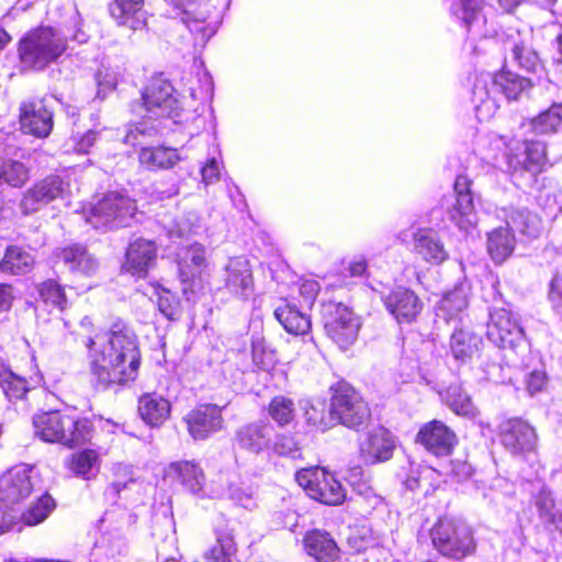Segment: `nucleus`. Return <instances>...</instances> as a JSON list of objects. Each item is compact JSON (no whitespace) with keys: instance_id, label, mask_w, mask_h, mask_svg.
Instances as JSON below:
<instances>
[{"instance_id":"nucleus-1","label":"nucleus","mask_w":562,"mask_h":562,"mask_svg":"<svg viewBox=\"0 0 562 562\" xmlns=\"http://www.w3.org/2000/svg\"><path fill=\"white\" fill-rule=\"evenodd\" d=\"M91 370L104 386L124 384L136 379L140 352L134 331L116 322L104 334H95L86 341Z\"/></svg>"},{"instance_id":"nucleus-2","label":"nucleus","mask_w":562,"mask_h":562,"mask_svg":"<svg viewBox=\"0 0 562 562\" xmlns=\"http://www.w3.org/2000/svg\"><path fill=\"white\" fill-rule=\"evenodd\" d=\"M68 47L67 37L50 26H40L26 33L19 43L24 67L43 70L60 58Z\"/></svg>"},{"instance_id":"nucleus-3","label":"nucleus","mask_w":562,"mask_h":562,"mask_svg":"<svg viewBox=\"0 0 562 562\" xmlns=\"http://www.w3.org/2000/svg\"><path fill=\"white\" fill-rule=\"evenodd\" d=\"M35 436L45 442H58L67 447L83 445L91 438L88 419H76L59 412H48L33 418Z\"/></svg>"},{"instance_id":"nucleus-4","label":"nucleus","mask_w":562,"mask_h":562,"mask_svg":"<svg viewBox=\"0 0 562 562\" xmlns=\"http://www.w3.org/2000/svg\"><path fill=\"white\" fill-rule=\"evenodd\" d=\"M430 536L438 552L450 559L461 560L473 553L475 549L472 529L457 518H439Z\"/></svg>"},{"instance_id":"nucleus-5","label":"nucleus","mask_w":562,"mask_h":562,"mask_svg":"<svg viewBox=\"0 0 562 562\" xmlns=\"http://www.w3.org/2000/svg\"><path fill=\"white\" fill-rule=\"evenodd\" d=\"M145 117L171 119L175 124L187 123L193 115L184 112L178 105V99L173 95L172 86L162 78H154L145 88L143 95Z\"/></svg>"},{"instance_id":"nucleus-6","label":"nucleus","mask_w":562,"mask_h":562,"mask_svg":"<svg viewBox=\"0 0 562 562\" xmlns=\"http://www.w3.org/2000/svg\"><path fill=\"white\" fill-rule=\"evenodd\" d=\"M136 210L135 201L119 192H110L90 209L87 222L97 229L128 226Z\"/></svg>"},{"instance_id":"nucleus-7","label":"nucleus","mask_w":562,"mask_h":562,"mask_svg":"<svg viewBox=\"0 0 562 562\" xmlns=\"http://www.w3.org/2000/svg\"><path fill=\"white\" fill-rule=\"evenodd\" d=\"M295 479L311 498L323 504L335 506L346 498V490L341 483L325 469H302L296 473Z\"/></svg>"},{"instance_id":"nucleus-8","label":"nucleus","mask_w":562,"mask_h":562,"mask_svg":"<svg viewBox=\"0 0 562 562\" xmlns=\"http://www.w3.org/2000/svg\"><path fill=\"white\" fill-rule=\"evenodd\" d=\"M327 336L341 349H348L358 338L360 318L341 303H328L324 310Z\"/></svg>"},{"instance_id":"nucleus-9","label":"nucleus","mask_w":562,"mask_h":562,"mask_svg":"<svg viewBox=\"0 0 562 562\" xmlns=\"http://www.w3.org/2000/svg\"><path fill=\"white\" fill-rule=\"evenodd\" d=\"M333 414L336 417V424L358 430L367 425L371 413L368 404L359 393L348 384H339L333 397Z\"/></svg>"},{"instance_id":"nucleus-10","label":"nucleus","mask_w":562,"mask_h":562,"mask_svg":"<svg viewBox=\"0 0 562 562\" xmlns=\"http://www.w3.org/2000/svg\"><path fill=\"white\" fill-rule=\"evenodd\" d=\"M486 336L499 348H514L522 339V329L508 310L494 308L490 312Z\"/></svg>"},{"instance_id":"nucleus-11","label":"nucleus","mask_w":562,"mask_h":562,"mask_svg":"<svg viewBox=\"0 0 562 562\" xmlns=\"http://www.w3.org/2000/svg\"><path fill=\"white\" fill-rule=\"evenodd\" d=\"M206 266L205 249L200 244L190 245L178 254L179 279L182 292L190 300L202 269Z\"/></svg>"},{"instance_id":"nucleus-12","label":"nucleus","mask_w":562,"mask_h":562,"mask_svg":"<svg viewBox=\"0 0 562 562\" xmlns=\"http://www.w3.org/2000/svg\"><path fill=\"white\" fill-rule=\"evenodd\" d=\"M67 184L58 176H50L35 183L23 195L20 207L24 214L36 212L42 205L63 198Z\"/></svg>"},{"instance_id":"nucleus-13","label":"nucleus","mask_w":562,"mask_h":562,"mask_svg":"<svg viewBox=\"0 0 562 562\" xmlns=\"http://www.w3.org/2000/svg\"><path fill=\"white\" fill-rule=\"evenodd\" d=\"M274 315L288 333L303 336L301 339L296 338L293 340L294 345L303 344L302 353L313 355L317 350L313 338L305 337L311 328V321L307 315L290 304L276 308Z\"/></svg>"},{"instance_id":"nucleus-14","label":"nucleus","mask_w":562,"mask_h":562,"mask_svg":"<svg viewBox=\"0 0 562 562\" xmlns=\"http://www.w3.org/2000/svg\"><path fill=\"white\" fill-rule=\"evenodd\" d=\"M184 422L189 434L195 440L206 439L211 434L222 429L223 417L222 409L217 405H201L189 412Z\"/></svg>"},{"instance_id":"nucleus-15","label":"nucleus","mask_w":562,"mask_h":562,"mask_svg":"<svg viewBox=\"0 0 562 562\" xmlns=\"http://www.w3.org/2000/svg\"><path fill=\"white\" fill-rule=\"evenodd\" d=\"M20 123L24 133L46 137L53 128V114L44 100L25 101L20 106Z\"/></svg>"},{"instance_id":"nucleus-16","label":"nucleus","mask_w":562,"mask_h":562,"mask_svg":"<svg viewBox=\"0 0 562 562\" xmlns=\"http://www.w3.org/2000/svg\"><path fill=\"white\" fill-rule=\"evenodd\" d=\"M454 191L457 194L456 203L449 211V217L461 231L467 232L474 227L477 222L468 177L458 176L456 178Z\"/></svg>"},{"instance_id":"nucleus-17","label":"nucleus","mask_w":562,"mask_h":562,"mask_svg":"<svg viewBox=\"0 0 562 562\" xmlns=\"http://www.w3.org/2000/svg\"><path fill=\"white\" fill-rule=\"evenodd\" d=\"M417 439L429 452L438 457L449 456L458 441L456 434L440 420L425 424L419 429Z\"/></svg>"},{"instance_id":"nucleus-18","label":"nucleus","mask_w":562,"mask_h":562,"mask_svg":"<svg viewBox=\"0 0 562 562\" xmlns=\"http://www.w3.org/2000/svg\"><path fill=\"white\" fill-rule=\"evenodd\" d=\"M157 258V247L153 240L137 238L133 240L125 254L123 269L137 278H145Z\"/></svg>"},{"instance_id":"nucleus-19","label":"nucleus","mask_w":562,"mask_h":562,"mask_svg":"<svg viewBox=\"0 0 562 562\" xmlns=\"http://www.w3.org/2000/svg\"><path fill=\"white\" fill-rule=\"evenodd\" d=\"M30 472L26 467L19 465L3 473L0 477V502L14 505L29 496L33 490Z\"/></svg>"},{"instance_id":"nucleus-20","label":"nucleus","mask_w":562,"mask_h":562,"mask_svg":"<svg viewBox=\"0 0 562 562\" xmlns=\"http://www.w3.org/2000/svg\"><path fill=\"white\" fill-rule=\"evenodd\" d=\"M225 288L231 294L243 300H247L252 294V272L245 257L229 259L225 267Z\"/></svg>"},{"instance_id":"nucleus-21","label":"nucleus","mask_w":562,"mask_h":562,"mask_svg":"<svg viewBox=\"0 0 562 562\" xmlns=\"http://www.w3.org/2000/svg\"><path fill=\"white\" fill-rule=\"evenodd\" d=\"M384 304L398 323L413 322L423 308L419 297L412 290L403 286L391 291L384 297Z\"/></svg>"},{"instance_id":"nucleus-22","label":"nucleus","mask_w":562,"mask_h":562,"mask_svg":"<svg viewBox=\"0 0 562 562\" xmlns=\"http://www.w3.org/2000/svg\"><path fill=\"white\" fill-rule=\"evenodd\" d=\"M394 441L384 428L373 429L360 443V457L367 464L384 462L391 459Z\"/></svg>"},{"instance_id":"nucleus-23","label":"nucleus","mask_w":562,"mask_h":562,"mask_svg":"<svg viewBox=\"0 0 562 562\" xmlns=\"http://www.w3.org/2000/svg\"><path fill=\"white\" fill-rule=\"evenodd\" d=\"M273 432V427L269 423L254 422L237 430L236 441L241 449L259 454L263 450L270 449Z\"/></svg>"},{"instance_id":"nucleus-24","label":"nucleus","mask_w":562,"mask_h":562,"mask_svg":"<svg viewBox=\"0 0 562 562\" xmlns=\"http://www.w3.org/2000/svg\"><path fill=\"white\" fill-rule=\"evenodd\" d=\"M503 443L513 453L532 451L537 443L535 429L520 419L508 420L504 427Z\"/></svg>"},{"instance_id":"nucleus-25","label":"nucleus","mask_w":562,"mask_h":562,"mask_svg":"<svg viewBox=\"0 0 562 562\" xmlns=\"http://www.w3.org/2000/svg\"><path fill=\"white\" fill-rule=\"evenodd\" d=\"M414 251L426 262L440 265L448 259V251L438 233L428 228H419L413 235Z\"/></svg>"},{"instance_id":"nucleus-26","label":"nucleus","mask_w":562,"mask_h":562,"mask_svg":"<svg viewBox=\"0 0 562 562\" xmlns=\"http://www.w3.org/2000/svg\"><path fill=\"white\" fill-rule=\"evenodd\" d=\"M524 158L518 156H508V170L513 175L530 172L537 175L542 170L546 164V148L540 142H529L525 144Z\"/></svg>"},{"instance_id":"nucleus-27","label":"nucleus","mask_w":562,"mask_h":562,"mask_svg":"<svg viewBox=\"0 0 562 562\" xmlns=\"http://www.w3.org/2000/svg\"><path fill=\"white\" fill-rule=\"evenodd\" d=\"M144 0H113L110 5L111 16L119 25L131 30H139L146 25Z\"/></svg>"},{"instance_id":"nucleus-28","label":"nucleus","mask_w":562,"mask_h":562,"mask_svg":"<svg viewBox=\"0 0 562 562\" xmlns=\"http://www.w3.org/2000/svg\"><path fill=\"white\" fill-rule=\"evenodd\" d=\"M308 555L318 562H335L339 558V548L333 537L323 530H312L304 537Z\"/></svg>"},{"instance_id":"nucleus-29","label":"nucleus","mask_w":562,"mask_h":562,"mask_svg":"<svg viewBox=\"0 0 562 562\" xmlns=\"http://www.w3.org/2000/svg\"><path fill=\"white\" fill-rule=\"evenodd\" d=\"M171 404L157 393H146L138 400V413L150 427L162 425L170 416Z\"/></svg>"},{"instance_id":"nucleus-30","label":"nucleus","mask_w":562,"mask_h":562,"mask_svg":"<svg viewBox=\"0 0 562 562\" xmlns=\"http://www.w3.org/2000/svg\"><path fill=\"white\" fill-rule=\"evenodd\" d=\"M505 45L512 52L513 59L520 68L530 72H537L542 69L540 58L537 52L531 47L530 36L528 34L521 36L518 32L516 35H510Z\"/></svg>"},{"instance_id":"nucleus-31","label":"nucleus","mask_w":562,"mask_h":562,"mask_svg":"<svg viewBox=\"0 0 562 562\" xmlns=\"http://www.w3.org/2000/svg\"><path fill=\"white\" fill-rule=\"evenodd\" d=\"M57 256L74 273L90 276L98 268V260L80 245H72L60 249Z\"/></svg>"},{"instance_id":"nucleus-32","label":"nucleus","mask_w":562,"mask_h":562,"mask_svg":"<svg viewBox=\"0 0 562 562\" xmlns=\"http://www.w3.org/2000/svg\"><path fill=\"white\" fill-rule=\"evenodd\" d=\"M167 475L180 481V483L192 493L202 491L205 482L202 469L191 461L171 463L168 468Z\"/></svg>"},{"instance_id":"nucleus-33","label":"nucleus","mask_w":562,"mask_h":562,"mask_svg":"<svg viewBox=\"0 0 562 562\" xmlns=\"http://www.w3.org/2000/svg\"><path fill=\"white\" fill-rule=\"evenodd\" d=\"M441 401L457 415L474 418L477 409L470 395L459 383H452L443 391L439 392Z\"/></svg>"},{"instance_id":"nucleus-34","label":"nucleus","mask_w":562,"mask_h":562,"mask_svg":"<svg viewBox=\"0 0 562 562\" xmlns=\"http://www.w3.org/2000/svg\"><path fill=\"white\" fill-rule=\"evenodd\" d=\"M302 408L306 423L316 430L325 431L336 425L333 405L330 404V409L327 412L326 402L322 398L306 400Z\"/></svg>"},{"instance_id":"nucleus-35","label":"nucleus","mask_w":562,"mask_h":562,"mask_svg":"<svg viewBox=\"0 0 562 562\" xmlns=\"http://www.w3.org/2000/svg\"><path fill=\"white\" fill-rule=\"evenodd\" d=\"M138 160L148 170L172 168L180 157L176 149L168 147H145L139 151Z\"/></svg>"},{"instance_id":"nucleus-36","label":"nucleus","mask_w":562,"mask_h":562,"mask_svg":"<svg viewBox=\"0 0 562 562\" xmlns=\"http://www.w3.org/2000/svg\"><path fill=\"white\" fill-rule=\"evenodd\" d=\"M35 263V258L29 250L19 246H9L1 260L0 268L11 274H26Z\"/></svg>"},{"instance_id":"nucleus-37","label":"nucleus","mask_w":562,"mask_h":562,"mask_svg":"<svg viewBox=\"0 0 562 562\" xmlns=\"http://www.w3.org/2000/svg\"><path fill=\"white\" fill-rule=\"evenodd\" d=\"M515 248V237L508 228L498 227L488 234L487 249L495 262H503Z\"/></svg>"},{"instance_id":"nucleus-38","label":"nucleus","mask_w":562,"mask_h":562,"mask_svg":"<svg viewBox=\"0 0 562 562\" xmlns=\"http://www.w3.org/2000/svg\"><path fill=\"white\" fill-rule=\"evenodd\" d=\"M540 221L537 215L529 211L522 210H510L506 214V226L508 232H519L524 235L536 237L539 234Z\"/></svg>"},{"instance_id":"nucleus-39","label":"nucleus","mask_w":562,"mask_h":562,"mask_svg":"<svg viewBox=\"0 0 562 562\" xmlns=\"http://www.w3.org/2000/svg\"><path fill=\"white\" fill-rule=\"evenodd\" d=\"M481 342L480 336L470 330L458 329L451 335V352L457 360L464 361L477 352Z\"/></svg>"},{"instance_id":"nucleus-40","label":"nucleus","mask_w":562,"mask_h":562,"mask_svg":"<svg viewBox=\"0 0 562 562\" xmlns=\"http://www.w3.org/2000/svg\"><path fill=\"white\" fill-rule=\"evenodd\" d=\"M68 468L76 476L90 480L99 471V454L91 449L75 452L68 461Z\"/></svg>"},{"instance_id":"nucleus-41","label":"nucleus","mask_w":562,"mask_h":562,"mask_svg":"<svg viewBox=\"0 0 562 562\" xmlns=\"http://www.w3.org/2000/svg\"><path fill=\"white\" fill-rule=\"evenodd\" d=\"M494 87L502 91L507 99L516 100L530 88L531 82L512 71H501L494 76Z\"/></svg>"},{"instance_id":"nucleus-42","label":"nucleus","mask_w":562,"mask_h":562,"mask_svg":"<svg viewBox=\"0 0 562 562\" xmlns=\"http://www.w3.org/2000/svg\"><path fill=\"white\" fill-rule=\"evenodd\" d=\"M30 179V169L22 161L0 159V184L13 188L23 187Z\"/></svg>"},{"instance_id":"nucleus-43","label":"nucleus","mask_w":562,"mask_h":562,"mask_svg":"<svg viewBox=\"0 0 562 562\" xmlns=\"http://www.w3.org/2000/svg\"><path fill=\"white\" fill-rule=\"evenodd\" d=\"M54 498L44 494L33 503L24 513L20 514V526H35L44 521L54 510Z\"/></svg>"},{"instance_id":"nucleus-44","label":"nucleus","mask_w":562,"mask_h":562,"mask_svg":"<svg viewBox=\"0 0 562 562\" xmlns=\"http://www.w3.org/2000/svg\"><path fill=\"white\" fill-rule=\"evenodd\" d=\"M468 306V293L464 286H457L445 294L438 306V315L452 319Z\"/></svg>"},{"instance_id":"nucleus-45","label":"nucleus","mask_w":562,"mask_h":562,"mask_svg":"<svg viewBox=\"0 0 562 562\" xmlns=\"http://www.w3.org/2000/svg\"><path fill=\"white\" fill-rule=\"evenodd\" d=\"M532 130L538 134L557 133L562 128V103L553 104L531 121Z\"/></svg>"},{"instance_id":"nucleus-46","label":"nucleus","mask_w":562,"mask_h":562,"mask_svg":"<svg viewBox=\"0 0 562 562\" xmlns=\"http://www.w3.org/2000/svg\"><path fill=\"white\" fill-rule=\"evenodd\" d=\"M0 387L9 400H20L29 390L26 380L8 370L3 364H0Z\"/></svg>"},{"instance_id":"nucleus-47","label":"nucleus","mask_w":562,"mask_h":562,"mask_svg":"<svg viewBox=\"0 0 562 562\" xmlns=\"http://www.w3.org/2000/svg\"><path fill=\"white\" fill-rule=\"evenodd\" d=\"M268 414L278 425H288L294 418V402L283 395L276 396L269 403Z\"/></svg>"},{"instance_id":"nucleus-48","label":"nucleus","mask_w":562,"mask_h":562,"mask_svg":"<svg viewBox=\"0 0 562 562\" xmlns=\"http://www.w3.org/2000/svg\"><path fill=\"white\" fill-rule=\"evenodd\" d=\"M38 295L43 303L47 306L63 311L67 300L63 288L54 280H47L38 284Z\"/></svg>"},{"instance_id":"nucleus-49","label":"nucleus","mask_w":562,"mask_h":562,"mask_svg":"<svg viewBox=\"0 0 562 562\" xmlns=\"http://www.w3.org/2000/svg\"><path fill=\"white\" fill-rule=\"evenodd\" d=\"M473 101L475 103V112L479 121H488L495 115L498 106L495 100L490 98L483 86H474Z\"/></svg>"},{"instance_id":"nucleus-50","label":"nucleus","mask_w":562,"mask_h":562,"mask_svg":"<svg viewBox=\"0 0 562 562\" xmlns=\"http://www.w3.org/2000/svg\"><path fill=\"white\" fill-rule=\"evenodd\" d=\"M482 10V0H453L452 14L461 20L465 26H470Z\"/></svg>"},{"instance_id":"nucleus-51","label":"nucleus","mask_w":562,"mask_h":562,"mask_svg":"<svg viewBox=\"0 0 562 562\" xmlns=\"http://www.w3.org/2000/svg\"><path fill=\"white\" fill-rule=\"evenodd\" d=\"M235 544L229 536L218 538L216 543L204 554V562H231Z\"/></svg>"},{"instance_id":"nucleus-52","label":"nucleus","mask_w":562,"mask_h":562,"mask_svg":"<svg viewBox=\"0 0 562 562\" xmlns=\"http://www.w3.org/2000/svg\"><path fill=\"white\" fill-rule=\"evenodd\" d=\"M228 493L232 501L246 509L257 506V490L251 485L231 484Z\"/></svg>"},{"instance_id":"nucleus-53","label":"nucleus","mask_w":562,"mask_h":562,"mask_svg":"<svg viewBox=\"0 0 562 562\" xmlns=\"http://www.w3.org/2000/svg\"><path fill=\"white\" fill-rule=\"evenodd\" d=\"M114 481L110 484L109 491L120 494L121 491L127 488L130 484H134L136 479L130 465L117 463L113 467Z\"/></svg>"},{"instance_id":"nucleus-54","label":"nucleus","mask_w":562,"mask_h":562,"mask_svg":"<svg viewBox=\"0 0 562 562\" xmlns=\"http://www.w3.org/2000/svg\"><path fill=\"white\" fill-rule=\"evenodd\" d=\"M12 504L0 502V535L5 533L14 528L19 531L20 526V513L16 512Z\"/></svg>"},{"instance_id":"nucleus-55","label":"nucleus","mask_w":562,"mask_h":562,"mask_svg":"<svg viewBox=\"0 0 562 562\" xmlns=\"http://www.w3.org/2000/svg\"><path fill=\"white\" fill-rule=\"evenodd\" d=\"M158 132V127L154 124L150 126L145 122H140L138 124H131L127 127L126 134L124 136V143L127 145L135 146L140 143L139 137L144 136H153Z\"/></svg>"},{"instance_id":"nucleus-56","label":"nucleus","mask_w":562,"mask_h":562,"mask_svg":"<svg viewBox=\"0 0 562 562\" xmlns=\"http://www.w3.org/2000/svg\"><path fill=\"white\" fill-rule=\"evenodd\" d=\"M252 361L258 369L268 370L274 363V355L268 351L261 340L252 341L251 346Z\"/></svg>"},{"instance_id":"nucleus-57","label":"nucleus","mask_w":562,"mask_h":562,"mask_svg":"<svg viewBox=\"0 0 562 562\" xmlns=\"http://www.w3.org/2000/svg\"><path fill=\"white\" fill-rule=\"evenodd\" d=\"M270 449L279 456H294L297 451V443L290 435H279L272 439Z\"/></svg>"},{"instance_id":"nucleus-58","label":"nucleus","mask_w":562,"mask_h":562,"mask_svg":"<svg viewBox=\"0 0 562 562\" xmlns=\"http://www.w3.org/2000/svg\"><path fill=\"white\" fill-rule=\"evenodd\" d=\"M95 80L98 85L97 97L100 99H104L116 87V77L108 69L99 70L95 75Z\"/></svg>"},{"instance_id":"nucleus-59","label":"nucleus","mask_w":562,"mask_h":562,"mask_svg":"<svg viewBox=\"0 0 562 562\" xmlns=\"http://www.w3.org/2000/svg\"><path fill=\"white\" fill-rule=\"evenodd\" d=\"M549 301L555 311L562 313V270H558L551 280Z\"/></svg>"},{"instance_id":"nucleus-60","label":"nucleus","mask_w":562,"mask_h":562,"mask_svg":"<svg viewBox=\"0 0 562 562\" xmlns=\"http://www.w3.org/2000/svg\"><path fill=\"white\" fill-rule=\"evenodd\" d=\"M547 383L548 378L543 370H533L526 375V387L530 394L541 392Z\"/></svg>"},{"instance_id":"nucleus-61","label":"nucleus","mask_w":562,"mask_h":562,"mask_svg":"<svg viewBox=\"0 0 562 562\" xmlns=\"http://www.w3.org/2000/svg\"><path fill=\"white\" fill-rule=\"evenodd\" d=\"M98 137V133L95 131H88L86 134L81 135L79 138L75 137V150L77 153L87 154L90 148L94 145Z\"/></svg>"},{"instance_id":"nucleus-62","label":"nucleus","mask_w":562,"mask_h":562,"mask_svg":"<svg viewBox=\"0 0 562 562\" xmlns=\"http://www.w3.org/2000/svg\"><path fill=\"white\" fill-rule=\"evenodd\" d=\"M203 181L209 184L220 179V165L215 158H211L201 170Z\"/></svg>"},{"instance_id":"nucleus-63","label":"nucleus","mask_w":562,"mask_h":562,"mask_svg":"<svg viewBox=\"0 0 562 562\" xmlns=\"http://www.w3.org/2000/svg\"><path fill=\"white\" fill-rule=\"evenodd\" d=\"M158 307L160 312L169 319H175L178 316V304L170 300L169 295H161L158 299Z\"/></svg>"},{"instance_id":"nucleus-64","label":"nucleus","mask_w":562,"mask_h":562,"mask_svg":"<svg viewBox=\"0 0 562 562\" xmlns=\"http://www.w3.org/2000/svg\"><path fill=\"white\" fill-rule=\"evenodd\" d=\"M319 291V285L313 280L304 281L301 284L300 292L305 297L307 304H311Z\"/></svg>"}]
</instances>
